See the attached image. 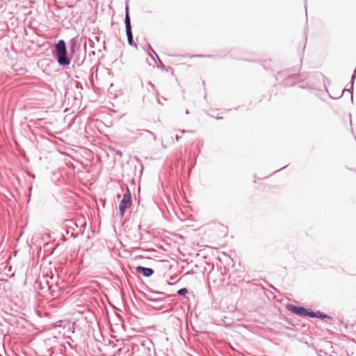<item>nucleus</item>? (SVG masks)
<instances>
[{
	"instance_id": "nucleus-1",
	"label": "nucleus",
	"mask_w": 356,
	"mask_h": 356,
	"mask_svg": "<svg viewBox=\"0 0 356 356\" xmlns=\"http://www.w3.org/2000/svg\"><path fill=\"white\" fill-rule=\"evenodd\" d=\"M56 58L58 63L61 66L69 65L70 59L67 56L66 45L64 40H60L55 46Z\"/></svg>"
},
{
	"instance_id": "nucleus-2",
	"label": "nucleus",
	"mask_w": 356,
	"mask_h": 356,
	"mask_svg": "<svg viewBox=\"0 0 356 356\" xmlns=\"http://www.w3.org/2000/svg\"><path fill=\"white\" fill-rule=\"evenodd\" d=\"M131 204V193L129 190L123 195L122 200L120 201L119 205V209L121 217H122L127 208L130 207Z\"/></svg>"
},
{
	"instance_id": "nucleus-3",
	"label": "nucleus",
	"mask_w": 356,
	"mask_h": 356,
	"mask_svg": "<svg viewBox=\"0 0 356 356\" xmlns=\"http://www.w3.org/2000/svg\"><path fill=\"white\" fill-rule=\"evenodd\" d=\"M289 309L293 312V314H296L297 315H300L302 316H309L312 318H314V316L312 314H311V312L307 310L303 307H298L295 305H289Z\"/></svg>"
},
{
	"instance_id": "nucleus-4",
	"label": "nucleus",
	"mask_w": 356,
	"mask_h": 356,
	"mask_svg": "<svg viewBox=\"0 0 356 356\" xmlns=\"http://www.w3.org/2000/svg\"><path fill=\"white\" fill-rule=\"evenodd\" d=\"M136 270L145 277H150L154 273L153 269L143 266H138Z\"/></svg>"
},
{
	"instance_id": "nucleus-5",
	"label": "nucleus",
	"mask_w": 356,
	"mask_h": 356,
	"mask_svg": "<svg viewBox=\"0 0 356 356\" xmlns=\"http://www.w3.org/2000/svg\"><path fill=\"white\" fill-rule=\"evenodd\" d=\"M124 23H125V29H131V19L129 15V7L128 6H126V14L124 17Z\"/></svg>"
},
{
	"instance_id": "nucleus-6",
	"label": "nucleus",
	"mask_w": 356,
	"mask_h": 356,
	"mask_svg": "<svg viewBox=\"0 0 356 356\" xmlns=\"http://www.w3.org/2000/svg\"><path fill=\"white\" fill-rule=\"evenodd\" d=\"M126 34H127V41H128L129 44L131 46L136 47V44L134 43V42L131 29H127Z\"/></svg>"
},
{
	"instance_id": "nucleus-7",
	"label": "nucleus",
	"mask_w": 356,
	"mask_h": 356,
	"mask_svg": "<svg viewBox=\"0 0 356 356\" xmlns=\"http://www.w3.org/2000/svg\"><path fill=\"white\" fill-rule=\"evenodd\" d=\"M311 314L314 315V317H317V318H321V319H323L325 318H328V316L326 314H325L323 312H319V311H318L317 312H311Z\"/></svg>"
},
{
	"instance_id": "nucleus-8",
	"label": "nucleus",
	"mask_w": 356,
	"mask_h": 356,
	"mask_svg": "<svg viewBox=\"0 0 356 356\" xmlns=\"http://www.w3.org/2000/svg\"><path fill=\"white\" fill-rule=\"evenodd\" d=\"M188 293V289L186 288H182V289H180L179 290H178L177 291V294L179 296H183V295H185Z\"/></svg>"
},
{
	"instance_id": "nucleus-9",
	"label": "nucleus",
	"mask_w": 356,
	"mask_h": 356,
	"mask_svg": "<svg viewBox=\"0 0 356 356\" xmlns=\"http://www.w3.org/2000/svg\"><path fill=\"white\" fill-rule=\"evenodd\" d=\"M150 50H151V52L152 53H149V54L151 55V56L152 57V58L154 59V56H155L156 57V58L159 60V62H161L158 55L156 54V52L150 47Z\"/></svg>"
},
{
	"instance_id": "nucleus-10",
	"label": "nucleus",
	"mask_w": 356,
	"mask_h": 356,
	"mask_svg": "<svg viewBox=\"0 0 356 356\" xmlns=\"http://www.w3.org/2000/svg\"><path fill=\"white\" fill-rule=\"evenodd\" d=\"M180 131L182 133V134H184V133H186V132H192L191 131H186V130H180Z\"/></svg>"
},
{
	"instance_id": "nucleus-11",
	"label": "nucleus",
	"mask_w": 356,
	"mask_h": 356,
	"mask_svg": "<svg viewBox=\"0 0 356 356\" xmlns=\"http://www.w3.org/2000/svg\"><path fill=\"white\" fill-rule=\"evenodd\" d=\"M180 138H181L180 136H179L178 135H177V136H176V137H175V139H176V140H177V141H179V139H180Z\"/></svg>"
},
{
	"instance_id": "nucleus-12",
	"label": "nucleus",
	"mask_w": 356,
	"mask_h": 356,
	"mask_svg": "<svg viewBox=\"0 0 356 356\" xmlns=\"http://www.w3.org/2000/svg\"><path fill=\"white\" fill-rule=\"evenodd\" d=\"M353 92H351V101L353 102Z\"/></svg>"
}]
</instances>
